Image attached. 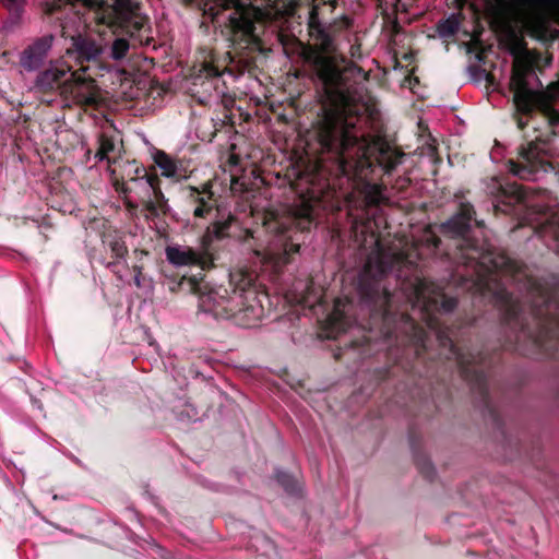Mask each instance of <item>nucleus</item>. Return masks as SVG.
<instances>
[{"instance_id": "1", "label": "nucleus", "mask_w": 559, "mask_h": 559, "mask_svg": "<svg viewBox=\"0 0 559 559\" xmlns=\"http://www.w3.org/2000/svg\"><path fill=\"white\" fill-rule=\"evenodd\" d=\"M373 225L377 223L368 219L360 230L361 234H370V241L374 246L361 273L360 283L369 278L376 281L388 271L396 272V276L403 280L402 289L407 301L432 328L433 313L439 309V304L444 312L452 311L456 306L454 298H447L441 286L429 282L417 269V261L425 254L432 253L438 248L439 239L428 228L418 240L397 238L385 249L380 237L376 235Z\"/></svg>"}, {"instance_id": "2", "label": "nucleus", "mask_w": 559, "mask_h": 559, "mask_svg": "<svg viewBox=\"0 0 559 559\" xmlns=\"http://www.w3.org/2000/svg\"><path fill=\"white\" fill-rule=\"evenodd\" d=\"M323 151L334 154L338 171L350 178L366 181L377 163L385 173L401 164L403 154L380 139H366L358 134L355 122L328 114L320 132Z\"/></svg>"}, {"instance_id": "3", "label": "nucleus", "mask_w": 559, "mask_h": 559, "mask_svg": "<svg viewBox=\"0 0 559 559\" xmlns=\"http://www.w3.org/2000/svg\"><path fill=\"white\" fill-rule=\"evenodd\" d=\"M302 0H205L204 14L222 20L240 48L259 47L263 27L294 14Z\"/></svg>"}, {"instance_id": "4", "label": "nucleus", "mask_w": 559, "mask_h": 559, "mask_svg": "<svg viewBox=\"0 0 559 559\" xmlns=\"http://www.w3.org/2000/svg\"><path fill=\"white\" fill-rule=\"evenodd\" d=\"M235 286L229 295L224 287H200L198 307L215 319H229L242 328H253L270 311L269 295L257 284L251 273L241 270L230 274Z\"/></svg>"}, {"instance_id": "5", "label": "nucleus", "mask_w": 559, "mask_h": 559, "mask_svg": "<svg viewBox=\"0 0 559 559\" xmlns=\"http://www.w3.org/2000/svg\"><path fill=\"white\" fill-rule=\"evenodd\" d=\"M62 2H83L97 24L111 29L114 39L106 53L115 61L126 58L136 44L147 45L152 39L147 17L130 0H51L46 12L59 9Z\"/></svg>"}, {"instance_id": "6", "label": "nucleus", "mask_w": 559, "mask_h": 559, "mask_svg": "<svg viewBox=\"0 0 559 559\" xmlns=\"http://www.w3.org/2000/svg\"><path fill=\"white\" fill-rule=\"evenodd\" d=\"M308 28L313 45L304 49L305 60L324 85L332 87L341 78L340 64L345 61V57L331 29L319 21L318 7L309 11Z\"/></svg>"}, {"instance_id": "7", "label": "nucleus", "mask_w": 559, "mask_h": 559, "mask_svg": "<svg viewBox=\"0 0 559 559\" xmlns=\"http://www.w3.org/2000/svg\"><path fill=\"white\" fill-rule=\"evenodd\" d=\"M36 86L45 91L58 90L64 99L79 105L95 106L100 99L99 88L87 69L72 71L63 61H56L41 72Z\"/></svg>"}, {"instance_id": "8", "label": "nucleus", "mask_w": 559, "mask_h": 559, "mask_svg": "<svg viewBox=\"0 0 559 559\" xmlns=\"http://www.w3.org/2000/svg\"><path fill=\"white\" fill-rule=\"evenodd\" d=\"M263 225L270 233H275V239L269 242L264 250H254V255L259 260L261 269H272L278 272L280 269L288 262V255L298 250V245L288 241L285 235V225L277 217L270 214L264 218Z\"/></svg>"}, {"instance_id": "9", "label": "nucleus", "mask_w": 559, "mask_h": 559, "mask_svg": "<svg viewBox=\"0 0 559 559\" xmlns=\"http://www.w3.org/2000/svg\"><path fill=\"white\" fill-rule=\"evenodd\" d=\"M537 78L530 62L516 58L513 63L510 87L516 109L523 114L530 112L538 103V86L533 84Z\"/></svg>"}, {"instance_id": "10", "label": "nucleus", "mask_w": 559, "mask_h": 559, "mask_svg": "<svg viewBox=\"0 0 559 559\" xmlns=\"http://www.w3.org/2000/svg\"><path fill=\"white\" fill-rule=\"evenodd\" d=\"M131 171L134 173V177H131L128 182L118 179L115 180L114 186L116 190L124 194L127 206L134 209L136 204L130 200L129 193L135 189H141L144 193V198H147V200L144 201L146 202L148 211L156 214L158 210H162L159 200L162 201L164 199L162 192L156 188V178L148 176L145 168L134 164L130 165L128 175H130Z\"/></svg>"}, {"instance_id": "11", "label": "nucleus", "mask_w": 559, "mask_h": 559, "mask_svg": "<svg viewBox=\"0 0 559 559\" xmlns=\"http://www.w3.org/2000/svg\"><path fill=\"white\" fill-rule=\"evenodd\" d=\"M534 217L528 218L530 224L534 225L535 231L545 241L548 239L557 240L559 238V205L552 207H542L539 204L531 203Z\"/></svg>"}, {"instance_id": "12", "label": "nucleus", "mask_w": 559, "mask_h": 559, "mask_svg": "<svg viewBox=\"0 0 559 559\" xmlns=\"http://www.w3.org/2000/svg\"><path fill=\"white\" fill-rule=\"evenodd\" d=\"M473 207L468 203H461L460 212L442 225L444 234L451 237H462L466 247L477 250V246L468 238V231L472 226ZM475 225L480 226L481 222L474 221Z\"/></svg>"}, {"instance_id": "13", "label": "nucleus", "mask_w": 559, "mask_h": 559, "mask_svg": "<svg viewBox=\"0 0 559 559\" xmlns=\"http://www.w3.org/2000/svg\"><path fill=\"white\" fill-rule=\"evenodd\" d=\"M51 44L52 36H46L36 40L23 51L20 59L22 67L29 71L39 68L51 48Z\"/></svg>"}, {"instance_id": "14", "label": "nucleus", "mask_w": 559, "mask_h": 559, "mask_svg": "<svg viewBox=\"0 0 559 559\" xmlns=\"http://www.w3.org/2000/svg\"><path fill=\"white\" fill-rule=\"evenodd\" d=\"M166 258L175 266L203 265V255L192 248L183 246H169L166 248Z\"/></svg>"}, {"instance_id": "15", "label": "nucleus", "mask_w": 559, "mask_h": 559, "mask_svg": "<svg viewBox=\"0 0 559 559\" xmlns=\"http://www.w3.org/2000/svg\"><path fill=\"white\" fill-rule=\"evenodd\" d=\"M98 33H100V31H98ZM99 35V40H96L91 36L76 38L74 46L80 58H83L85 60H95L102 53H106L108 40L102 37V34Z\"/></svg>"}, {"instance_id": "16", "label": "nucleus", "mask_w": 559, "mask_h": 559, "mask_svg": "<svg viewBox=\"0 0 559 559\" xmlns=\"http://www.w3.org/2000/svg\"><path fill=\"white\" fill-rule=\"evenodd\" d=\"M312 287L304 282H298L294 290L286 294L287 301L298 304L304 307L313 308L317 304H321L320 297H312Z\"/></svg>"}, {"instance_id": "17", "label": "nucleus", "mask_w": 559, "mask_h": 559, "mask_svg": "<svg viewBox=\"0 0 559 559\" xmlns=\"http://www.w3.org/2000/svg\"><path fill=\"white\" fill-rule=\"evenodd\" d=\"M346 307L347 301L338 298L334 302L333 311L329 314L328 322L335 333L344 332L348 325L346 320Z\"/></svg>"}, {"instance_id": "18", "label": "nucleus", "mask_w": 559, "mask_h": 559, "mask_svg": "<svg viewBox=\"0 0 559 559\" xmlns=\"http://www.w3.org/2000/svg\"><path fill=\"white\" fill-rule=\"evenodd\" d=\"M154 162L160 169L164 177L178 178L180 177V167L178 163L163 151H156L153 155Z\"/></svg>"}, {"instance_id": "19", "label": "nucleus", "mask_w": 559, "mask_h": 559, "mask_svg": "<svg viewBox=\"0 0 559 559\" xmlns=\"http://www.w3.org/2000/svg\"><path fill=\"white\" fill-rule=\"evenodd\" d=\"M503 195L508 198L509 201L506 204L503 201H498V203L495 204L496 211L511 212V207L515 203H526L525 193L522 190V188L518 185H513L510 186L508 189H503Z\"/></svg>"}, {"instance_id": "20", "label": "nucleus", "mask_w": 559, "mask_h": 559, "mask_svg": "<svg viewBox=\"0 0 559 559\" xmlns=\"http://www.w3.org/2000/svg\"><path fill=\"white\" fill-rule=\"evenodd\" d=\"M361 194L365 198L367 206H374L386 200L385 189L377 183L365 182Z\"/></svg>"}, {"instance_id": "21", "label": "nucleus", "mask_w": 559, "mask_h": 559, "mask_svg": "<svg viewBox=\"0 0 559 559\" xmlns=\"http://www.w3.org/2000/svg\"><path fill=\"white\" fill-rule=\"evenodd\" d=\"M233 219L234 218L230 214H224L219 212L217 219L211 227L207 228L205 238L211 241L214 238L219 239L225 237Z\"/></svg>"}, {"instance_id": "22", "label": "nucleus", "mask_w": 559, "mask_h": 559, "mask_svg": "<svg viewBox=\"0 0 559 559\" xmlns=\"http://www.w3.org/2000/svg\"><path fill=\"white\" fill-rule=\"evenodd\" d=\"M119 139L104 133L99 139V148L96 153V157H98L100 160L107 159L108 162H110V155L114 154L116 151H119Z\"/></svg>"}, {"instance_id": "23", "label": "nucleus", "mask_w": 559, "mask_h": 559, "mask_svg": "<svg viewBox=\"0 0 559 559\" xmlns=\"http://www.w3.org/2000/svg\"><path fill=\"white\" fill-rule=\"evenodd\" d=\"M460 28V19L457 15L452 14L448 19L438 23L437 31L440 37L449 38L453 36Z\"/></svg>"}, {"instance_id": "24", "label": "nucleus", "mask_w": 559, "mask_h": 559, "mask_svg": "<svg viewBox=\"0 0 559 559\" xmlns=\"http://www.w3.org/2000/svg\"><path fill=\"white\" fill-rule=\"evenodd\" d=\"M492 269L503 273L515 274L519 270V264L514 260L506 255H499L491 260Z\"/></svg>"}, {"instance_id": "25", "label": "nucleus", "mask_w": 559, "mask_h": 559, "mask_svg": "<svg viewBox=\"0 0 559 559\" xmlns=\"http://www.w3.org/2000/svg\"><path fill=\"white\" fill-rule=\"evenodd\" d=\"M0 2L8 10L11 19L17 21L24 12L27 0H0Z\"/></svg>"}, {"instance_id": "26", "label": "nucleus", "mask_w": 559, "mask_h": 559, "mask_svg": "<svg viewBox=\"0 0 559 559\" xmlns=\"http://www.w3.org/2000/svg\"><path fill=\"white\" fill-rule=\"evenodd\" d=\"M104 242L109 243L111 253L116 259L119 260L124 258L127 253V248L124 246V242L120 238H115L110 241L108 239H105Z\"/></svg>"}, {"instance_id": "27", "label": "nucleus", "mask_w": 559, "mask_h": 559, "mask_svg": "<svg viewBox=\"0 0 559 559\" xmlns=\"http://www.w3.org/2000/svg\"><path fill=\"white\" fill-rule=\"evenodd\" d=\"M312 212H313L312 204L309 201L302 200L300 209L296 210L294 215L300 219H304V221H307L308 223H310Z\"/></svg>"}, {"instance_id": "28", "label": "nucleus", "mask_w": 559, "mask_h": 559, "mask_svg": "<svg viewBox=\"0 0 559 559\" xmlns=\"http://www.w3.org/2000/svg\"><path fill=\"white\" fill-rule=\"evenodd\" d=\"M222 74L221 70L212 62H203L200 69V75L205 78H217Z\"/></svg>"}, {"instance_id": "29", "label": "nucleus", "mask_w": 559, "mask_h": 559, "mask_svg": "<svg viewBox=\"0 0 559 559\" xmlns=\"http://www.w3.org/2000/svg\"><path fill=\"white\" fill-rule=\"evenodd\" d=\"M210 210L204 199H201V204L194 209V215L202 217Z\"/></svg>"}, {"instance_id": "30", "label": "nucleus", "mask_w": 559, "mask_h": 559, "mask_svg": "<svg viewBox=\"0 0 559 559\" xmlns=\"http://www.w3.org/2000/svg\"><path fill=\"white\" fill-rule=\"evenodd\" d=\"M349 55L352 58H360V46L356 43H349Z\"/></svg>"}, {"instance_id": "31", "label": "nucleus", "mask_w": 559, "mask_h": 559, "mask_svg": "<svg viewBox=\"0 0 559 559\" xmlns=\"http://www.w3.org/2000/svg\"><path fill=\"white\" fill-rule=\"evenodd\" d=\"M276 478L277 480L283 485V486H287V481H288V475L285 474L284 472H278L276 474Z\"/></svg>"}, {"instance_id": "32", "label": "nucleus", "mask_w": 559, "mask_h": 559, "mask_svg": "<svg viewBox=\"0 0 559 559\" xmlns=\"http://www.w3.org/2000/svg\"><path fill=\"white\" fill-rule=\"evenodd\" d=\"M383 294H384V298H385V304L388 306H391V296H390V294L385 289H383Z\"/></svg>"}, {"instance_id": "33", "label": "nucleus", "mask_w": 559, "mask_h": 559, "mask_svg": "<svg viewBox=\"0 0 559 559\" xmlns=\"http://www.w3.org/2000/svg\"><path fill=\"white\" fill-rule=\"evenodd\" d=\"M140 275H141L140 272H138V274H135V276H134V283L138 287L141 286Z\"/></svg>"}, {"instance_id": "34", "label": "nucleus", "mask_w": 559, "mask_h": 559, "mask_svg": "<svg viewBox=\"0 0 559 559\" xmlns=\"http://www.w3.org/2000/svg\"><path fill=\"white\" fill-rule=\"evenodd\" d=\"M518 123H519V127H520V128H523V127H524V124H525L526 122H525V121H523V119H522V118H520Z\"/></svg>"}, {"instance_id": "35", "label": "nucleus", "mask_w": 559, "mask_h": 559, "mask_svg": "<svg viewBox=\"0 0 559 559\" xmlns=\"http://www.w3.org/2000/svg\"><path fill=\"white\" fill-rule=\"evenodd\" d=\"M355 229H356V231H358V229H359L358 222H355Z\"/></svg>"}, {"instance_id": "36", "label": "nucleus", "mask_w": 559, "mask_h": 559, "mask_svg": "<svg viewBox=\"0 0 559 559\" xmlns=\"http://www.w3.org/2000/svg\"><path fill=\"white\" fill-rule=\"evenodd\" d=\"M247 234L250 236V237H253L250 229H247Z\"/></svg>"}]
</instances>
